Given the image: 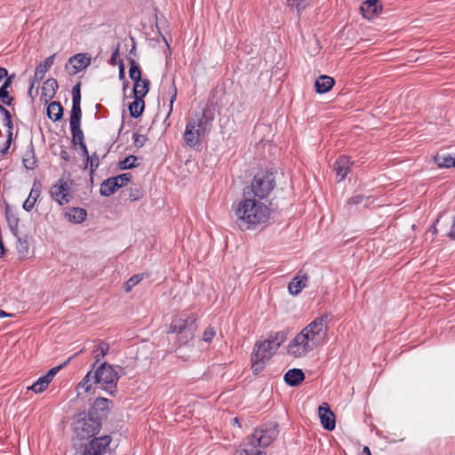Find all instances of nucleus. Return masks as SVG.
<instances>
[{
    "label": "nucleus",
    "mask_w": 455,
    "mask_h": 455,
    "mask_svg": "<svg viewBox=\"0 0 455 455\" xmlns=\"http://www.w3.org/2000/svg\"><path fill=\"white\" fill-rule=\"evenodd\" d=\"M176 95H177V92H176V88H174V93L171 99V101H170V111H169V114L172 111V104L176 99Z\"/></svg>",
    "instance_id": "4d7b16f0"
},
{
    "label": "nucleus",
    "mask_w": 455,
    "mask_h": 455,
    "mask_svg": "<svg viewBox=\"0 0 455 455\" xmlns=\"http://www.w3.org/2000/svg\"><path fill=\"white\" fill-rule=\"evenodd\" d=\"M450 235L452 238L455 239V222L453 223V225L451 226V231H450Z\"/></svg>",
    "instance_id": "052dcab7"
},
{
    "label": "nucleus",
    "mask_w": 455,
    "mask_h": 455,
    "mask_svg": "<svg viewBox=\"0 0 455 455\" xmlns=\"http://www.w3.org/2000/svg\"><path fill=\"white\" fill-rule=\"evenodd\" d=\"M275 185L274 174L267 171H261L254 176L251 187H247L244 189V196L253 195L259 198H265L274 188Z\"/></svg>",
    "instance_id": "39448f33"
},
{
    "label": "nucleus",
    "mask_w": 455,
    "mask_h": 455,
    "mask_svg": "<svg viewBox=\"0 0 455 455\" xmlns=\"http://www.w3.org/2000/svg\"><path fill=\"white\" fill-rule=\"evenodd\" d=\"M275 353V350L272 348L270 342L266 339L263 341H258L251 353V369L255 374L261 372L266 363L270 360L272 355Z\"/></svg>",
    "instance_id": "1a4fd4ad"
},
{
    "label": "nucleus",
    "mask_w": 455,
    "mask_h": 455,
    "mask_svg": "<svg viewBox=\"0 0 455 455\" xmlns=\"http://www.w3.org/2000/svg\"><path fill=\"white\" fill-rule=\"evenodd\" d=\"M117 188L118 185L109 178L102 182L100 192L104 196H110Z\"/></svg>",
    "instance_id": "c85d7f7f"
},
{
    "label": "nucleus",
    "mask_w": 455,
    "mask_h": 455,
    "mask_svg": "<svg viewBox=\"0 0 455 455\" xmlns=\"http://www.w3.org/2000/svg\"><path fill=\"white\" fill-rule=\"evenodd\" d=\"M364 196H361V195H357V196H352L350 197L348 200H347V204L348 205H353V204H362L363 201H364Z\"/></svg>",
    "instance_id": "09e8293b"
},
{
    "label": "nucleus",
    "mask_w": 455,
    "mask_h": 455,
    "mask_svg": "<svg viewBox=\"0 0 455 455\" xmlns=\"http://www.w3.org/2000/svg\"><path fill=\"white\" fill-rule=\"evenodd\" d=\"M318 414L321 423L326 430L331 431L335 428V416L326 403L319 406Z\"/></svg>",
    "instance_id": "ddd939ff"
},
{
    "label": "nucleus",
    "mask_w": 455,
    "mask_h": 455,
    "mask_svg": "<svg viewBox=\"0 0 455 455\" xmlns=\"http://www.w3.org/2000/svg\"><path fill=\"white\" fill-rule=\"evenodd\" d=\"M149 80L148 79H141L140 81H136L133 86V94L134 97L144 98L149 90Z\"/></svg>",
    "instance_id": "b1692460"
},
{
    "label": "nucleus",
    "mask_w": 455,
    "mask_h": 455,
    "mask_svg": "<svg viewBox=\"0 0 455 455\" xmlns=\"http://www.w3.org/2000/svg\"><path fill=\"white\" fill-rule=\"evenodd\" d=\"M48 117L56 122L59 121L63 116V108L59 101H52L47 108Z\"/></svg>",
    "instance_id": "5701e85b"
},
{
    "label": "nucleus",
    "mask_w": 455,
    "mask_h": 455,
    "mask_svg": "<svg viewBox=\"0 0 455 455\" xmlns=\"http://www.w3.org/2000/svg\"><path fill=\"white\" fill-rule=\"evenodd\" d=\"M331 317L325 314L308 323L288 346V354L302 357L325 343L328 323Z\"/></svg>",
    "instance_id": "f257e3e1"
},
{
    "label": "nucleus",
    "mask_w": 455,
    "mask_h": 455,
    "mask_svg": "<svg viewBox=\"0 0 455 455\" xmlns=\"http://www.w3.org/2000/svg\"><path fill=\"white\" fill-rule=\"evenodd\" d=\"M119 56V49L116 48L115 52L112 53L111 59H110V64L116 65V59Z\"/></svg>",
    "instance_id": "8fccbe9b"
},
{
    "label": "nucleus",
    "mask_w": 455,
    "mask_h": 455,
    "mask_svg": "<svg viewBox=\"0 0 455 455\" xmlns=\"http://www.w3.org/2000/svg\"><path fill=\"white\" fill-rule=\"evenodd\" d=\"M128 83L124 84V89L127 88Z\"/></svg>",
    "instance_id": "e2e57ef3"
},
{
    "label": "nucleus",
    "mask_w": 455,
    "mask_h": 455,
    "mask_svg": "<svg viewBox=\"0 0 455 455\" xmlns=\"http://www.w3.org/2000/svg\"><path fill=\"white\" fill-rule=\"evenodd\" d=\"M137 157L135 156H129L124 160L121 161L119 167L122 170L130 169L136 166Z\"/></svg>",
    "instance_id": "58836bf2"
},
{
    "label": "nucleus",
    "mask_w": 455,
    "mask_h": 455,
    "mask_svg": "<svg viewBox=\"0 0 455 455\" xmlns=\"http://www.w3.org/2000/svg\"><path fill=\"white\" fill-rule=\"evenodd\" d=\"M82 110L80 105H72L70 125L81 124Z\"/></svg>",
    "instance_id": "4c0bfd02"
},
{
    "label": "nucleus",
    "mask_w": 455,
    "mask_h": 455,
    "mask_svg": "<svg viewBox=\"0 0 455 455\" xmlns=\"http://www.w3.org/2000/svg\"><path fill=\"white\" fill-rule=\"evenodd\" d=\"M235 423H237V418L234 419Z\"/></svg>",
    "instance_id": "0e129e2a"
},
{
    "label": "nucleus",
    "mask_w": 455,
    "mask_h": 455,
    "mask_svg": "<svg viewBox=\"0 0 455 455\" xmlns=\"http://www.w3.org/2000/svg\"><path fill=\"white\" fill-rule=\"evenodd\" d=\"M277 425L271 424L269 426L258 427L252 435L248 437L247 447L242 451L244 455H266V452L255 451L256 448H266L269 446L277 437Z\"/></svg>",
    "instance_id": "20e7f679"
},
{
    "label": "nucleus",
    "mask_w": 455,
    "mask_h": 455,
    "mask_svg": "<svg viewBox=\"0 0 455 455\" xmlns=\"http://www.w3.org/2000/svg\"><path fill=\"white\" fill-rule=\"evenodd\" d=\"M118 378L117 371L107 363H101L95 371H92L93 383L110 394L116 388Z\"/></svg>",
    "instance_id": "6e6552de"
},
{
    "label": "nucleus",
    "mask_w": 455,
    "mask_h": 455,
    "mask_svg": "<svg viewBox=\"0 0 455 455\" xmlns=\"http://www.w3.org/2000/svg\"><path fill=\"white\" fill-rule=\"evenodd\" d=\"M215 336V331L212 327H208L205 329L203 334V340L205 342H210Z\"/></svg>",
    "instance_id": "de8ad7c7"
},
{
    "label": "nucleus",
    "mask_w": 455,
    "mask_h": 455,
    "mask_svg": "<svg viewBox=\"0 0 455 455\" xmlns=\"http://www.w3.org/2000/svg\"><path fill=\"white\" fill-rule=\"evenodd\" d=\"M58 88L57 81L53 78L48 79L44 83L42 94L49 99L52 98Z\"/></svg>",
    "instance_id": "cd10ccee"
},
{
    "label": "nucleus",
    "mask_w": 455,
    "mask_h": 455,
    "mask_svg": "<svg viewBox=\"0 0 455 455\" xmlns=\"http://www.w3.org/2000/svg\"><path fill=\"white\" fill-rule=\"evenodd\" d=\"M212 126V119L206 115L204 110L196 112L188 119L183 133L186 145L189 148L199 145L201 138L210 133Z\"/></svg>",
    "instance_id": "7ed1b4c3"
},
{
    "label": "nucleus",
    "mask_w": 455,
    "mask_h": 455,
    "mask_svg": "<svg viewBox=\"0 0 455 455\" xmlns=\"http://www.w3.org/2000/svg\"><path fill=\"white\" fill-rule=\"evenodd\" d=\"M12 82V76H9L0 87V101L7 106H10L12 101V98L9 95V92L7 90L11 86Z\"/></svg>",
    "instance_id": "393cba45"
},
{
    "label": "nucleus",
    "mask_w": 455,
    "mask_h": 455,
    "mask_svg": "<svg viewBox=\"0 0 455 455\" xmlns=\"http://www.w3.org/2000/svg\"><path fill=\"white\" fill-rule=\"evenodd\" d=\"M350 159L347 156H342L336 160L334 163L333 169L337 174V176L339 177V180H344L345 177L347 175V173L350 171Z\"/></svg>",
    "instance_id": "dca6fc26"
},
{
    "label": "nucleus",
    "mask_w": 455,
    "mask_h": 455,
    "mask_svg": "<svg viewBox=\"0 0 455 455\" xmlns=\"http://www.w3.org/2000/svg\"><path fill=\"white\" fill-rule=\"evenodd\" d=\"M147 140L148 139L145 135L138 133L133 134V145L138 148L143 147Z\"/></svg>",
    "instance_id": "a18cd8bd"
},
{
    "label": "nucleus",
    "mask_w": 455,
    "mask_h": 455,
    "mask_svg": "<svg viewBox=\"0 0 455 455\" xmlns=\"http://www.w3.org/2000/svg\"><path fill=\"white\" fill-rule=\"evenodd\" d=\"M130 64L129 76L135 83L136 81L141 80V71L139 65L136 63L134 59L128 60Z\"/></svg>",
    "instance_id": "7c9ffc66"
},
{
    "label": "nucleus",
    "mask_w": 455,
    "mask_h": 455,
    "mask_svg": "<svg viewBox=\"0 0 455 455\" xmlns=\"http://www.w3.org/2000/svg\"><path fill=\"white\" fill-rule=\"evenodd\" d=\"M24 164L27 169H34L35 168V161H30L29 159H24Z\"/></svg>",
    "instance_id": "603ef678"
},
{
    "label": "nucleus",
    "mask_w": 455,
    "mask_h": 455,
    "mask_svg": "<svg viewBox=\"0 0 455 455\" xmlns=\"http://www.w3.org/2000/svg\"><path fill=\"white\" fill-rule=\"evenodd\" d=\"M285 339H286V333L284 331H278L275 334L274 337H271L270 339H267L266 340L270 342L272 348L276 351L278 349V347L281 346V344Z\"/></svg>",
    "instance_id": "c9c22d12"
},
{
    "label": "nucleus",
    "mask_w": 455,
    "mask_h": 455,
    "mask_svg": "<svg viewBox=\"0 0 455 455\" xmlns=\"http://www.w3.org/2000/svg\"><path fill=\"white\" fill-rule=\"evenodd\" d=\"M146 277H148V275L146 273L134 275L124 283V291L126 292H130L133 287H135Z\"/></svg>",
    "instance_id": "473e14b6"
},
{
    "label": "nucleus",
    "mask_w": 455,
    "mask_h": 455,
    "mask_svg": "<svg viewBox=\"0 0 455 455\" xmlns=\"http://www.w3.org/2000/svg\"><path fill=\"white\" fill-rule=\"evenodd\" d=\"M7 315H8V314L6 312H4V310L0 309V317H5Z\"/></svg>",
    "instance_id": "680f3d73"
},
{
    "label": "nucleus",
    "mask_w": 455,
    "mask_h": 455,
    "mask_svg": "<svg viewBox=\"0 0 455 455\" xmlns=\"http://www.w3.org/2000/svg\"><path fill=\"white\" fill-rule=\"evenodd\" d=\"M80 146V148L82 149L83 151V156L87 158L90 155H89V152H88V149H87V147L85 145V143H82L79 145Z\"/></svg>",
    "instance_id": "864d4df0"
},
{
    "label": "nucleus",
    "mask_w": 455,
    "mask_h": 455,
    "mask_svg": "<svg viewBox=\"0 0 455 455\" xmlns=\"http://www.w3.org/2000/svg\"><path fill=\"white\" fill-rule=\"evenodd\" d=\"M108 349H109V346H108V344H107L105 342H100L95 346L92 352L94 354L96 363L100 361V356L103 357L107 355Z\"/></svg>",
    "instance_id": "e433bc0d"
},
{
    "label": "nucleus",
    "mask_w": 455,
    "mask_h": 455,
    "mask_svg": "<svg viewBox=\"0 0 455 455\" xmlns=\"http://www.w3.org/2000/svg\"><path fill=\"white\" fill-rule=\"evenodd\" d=\"M310 0H288V4L291 7L296 8L298 12H300L303 9H305Z\"/></svg>",
    "instance_id": "ea45409f"
},
{
    "label": "nucleus",
    "mask_w": 455,
    "mask_h": 455,
    "mask_svg": "<svg viewBox=\"0 0 455 455\" xmlns=\"http://www.w3.org/2000/svg\"><path fill=\"white\" fill-rule=\"evenodd\" d=\"M110 443L109 435L94 437L84 445L83 455H103L107 452Z\"/></svg>",
    "instance_id": "9d476101"
},
{
    "label": "nucleus",
    "mask_w": 455,
    "mask_h": 455,
    "mask_svg": "<svg viewBox=\"0 0 455 455\" xmlns=\"http://www.w3.org/2000/svg\"><path fill=\"white\" fill-rule=\"evenodd\" d=\"M70 358L65 362L63 364L52 368L44 377L51 383L54 376L59 372V371L66 365Z\"/></svg>",
    "instance_id": "c03bdc74"
},
{
    "label": "nucleus",
    "mask_w": 455,
    "mask_h": 455,
    "mask_svg": "<svg viewBox=\"0 0 455 455\" xmlns=\"http://www.w3.org/2000/svg\"><path fill=\"white\" fill-rule=\"evenodd\" d=\"M39 194H40V190L37 188H35V187H34L31 189L28 197L23 204L24 210H26L27 212H29L34 208L36 199L39 196Z\"/></svg>",
    "instance_id": "c756f323"
},
{
    "label": "nucleus",
    "mask_w": 455,
    "mask_h": 455,
    "mask_svg": "<svg viewBox=\"0 0 455 455\" xmlns=\"http://www.w3.org/2000/svg\"><path fill=\"white\" fill-rule=\"evenodd\" d=\"M81 104L80 83L76 84L72 89V105Z\"/></svg>",
    "instance_id": "79ce46f5"
},
{
    "label": "nucleus",
    "mask_w": 455,
    "mask_h": 455,
    "mask_svg": "<svg viewBox=\"0 0 455 455\" xmlns=\"http://www.w3.org/2000/svg\"><path fill=\"white\" fill-rule=\"evenodd\" d=\"M86 160H87V164H90V169H91V172H92L99 166V164H100L99 156L96 153H94L93 155L89 156L86 158Z\"/></svg>",
    "instance_id": "49530a36"
},
{
    "label": "nucleus",
    "mask_w": 455,
    "mask_h": 455,
    "mask_svg": "<svg viewBox=\"0 0 455 455\" xmlns=\"http://www.w3.org/2000/svg\"><path fill=\"white\" fill-rule=\"evenodd\" d=\"M334 85V79L328 76H320L315 83V91L318 93L329 92Z\"/></svg>",
    "instance_id": "6ab92c4d"
},
{
    "label": "nucleus",
    "mask_w": 455,
    "mask_h": 455,
    "mask_svg": "<svg viewBox=\"0 0 455 455\" xmlns=\"http://www.w3.org/2000/svg\"><path fill=\"white\" fill-rule=\"evenodd\" d=\"M50 382L43 376L40 377L32 386L28 389L34 391L36 394H40L44 391L49 386Z\"/></svg>",
    "instance_id": "72a5a7b5"
},
{
    "label": "nucleus",
    "mask_w": 455,
    "mask_h": 455,
    "mask_svg": "<svg viewBox=\"0 0 455 455\" xmlns=\"http://www.w3.org/2000/svg\"><path fill=\"white\" fill-rule=\"evenodd\" d=\"M0 113L4 115V122L5 126L8 128V135H7V140L5 142V146L0 149V151L3 154H6L12 140V116L9 110H7L4 106L0 105Z\"/></svg>",
    "instance_id": "2eb2a0df"
},
{
    "label": "nucleus",
    "mask_w": 455,
    "mask_h": 455,
    "mask_svg": "<svg viewBox=\"0 0 455 455\" xmlns=\"http://www.w3.org/2000/svg\"><path fill=\"white\" fill-rule=\"evenodd\" d=\"M72 142L74 145H80L84 143V132L81 130L80 124L70 125Z\"/></svg>",
    "instance_id": "2f4dec72"
},
{
    "label": "nucleus",
    "mask_w": 455,
    "mask_h": 455,
    "mask_svg": "<svg viewBox=\"0 0 455 455\" xmlns=\"http://www.w3.org/2000/svg\"><path fill=\"white\" fill-rule=\"evenodd\" d=\"M37 84L35 80V76L30 80V87H29V92H31L32 88L35 86V84Z\"/></svg>",
    "instance_id": "bf43d9fd"
},
{
    "label": "nucleus",
    "mask_w": 455,
    "mask_h": 455,
    "mask_svg": "<svg viewBox=\"0 0 455 455\" xmlns=\"http://www.w3.org/2000/svg\"><path fill=\"white\" fill-rule=\"evenodd\" d=\"M8 71L6 68H2L0 67V82L2 81V79H4V77H8Z\"/></svg>",
    "instance_id": "6e6d98bb"
},
{
    "label": "nucleus",
    "mask_w": 455,
    "mask_h": 455,
    "mask_svg": "<svg viewBox=\"0 0 455 455\" xmlns=\"http://www.w3.org/2000/svg\"><path fill=\"white\" fill-rule=\"evenodd\" d=\"M16 249L20 258H27L29 252V245L26 239L18 238Z\"/></svg>",
    "instance_id": "f704fd0d"
},
{
    "label": "nucleus",
    "mask_w": 455,
    "mask_h": 455,
    "mask_svg": "<svg viewBox=\"0 0 455 455\" xmlns=\"http://www.w3.org/2000/svg\"><path fill=\"white\" fill-rule=\"evenodd\" d=\"M119 78L124 79V65L123 60H121L119 63Z\"/></svg>",
    "instance_id": "3c124183"
},
{
    "label": "nucleus",
    "mask_w": 455,
    "mask_h": 455,
    "mask_svg": "<svg viewBox=\"0 0 455 455\" xmlns=\"http://www.w3.org/2000/svg\"><path fill=\"white\" fill-rule=\"evenodd\" d=\"M196 318L193 315H182L172 319L169 332L178 333L181 344L188 343L194 337Z\"/></svg>",
    "instance_id": "423d86ee"
},
{
    "label": "nucleus",
    "mask_w": 455,
    "mask_h": 455,
    "mask_svg": "<svg viewBox=\"0 0 455 455\" xmlns=\"http://www.w3.org/2000/svg\"><path fill=\"white\" fill-rule=\"evenodd\" d=\"M95 385L92 379V371H90L76 386L77 397L90 392Z\"/></svg>",
    "instance_id": "aec40b11"
},
{
    "label": "nucleus",
    "mask_w": 455,
    "mask_h": 455,
    "mask_svg": "<svg viewBox=\"0 0 455 455\" xmlns=\"http://www.w3.org/2000/svg\"><path fill=\"white\" fill-rule=\"evenodd\" d=\"M132 175L130 173H123L116 177L110 178L114 180L116 185H118V188L125 186L131 180Z\"/></svg>",
    "instance_id": "a19ab883"
},
{
    "label": "nucleus",
    "mask_w": 455,
    "mask_h": 455,
    "mask_svg": "<svg viewBox=\"0 0 455 455\" xmlns=\"http://www.w3.org/2000/svg\"><path fill=\"white\" fill-rule=\"evenodd\" d=\"M60 155L61 159L65 160L66 162H68L70 160V155L67 150H61Z\"/></svg>",
    "instance_id": "5fc2aeb1"
},
{
    "label": "nucleus",
    "mask_w": 455,
    "mask_h": 455,
    "mask_svg": "<svg viewBox=\"0 0 455 455\" xmlns=\"http://www.w3.org/2000/svg\"><path fill=\"white\" fill-rule=\"evenodd\" d=\"M100 419L91 415H80L73 423L74 435L78 440L93 437L100 432Z\"/></svg>",
    "instance_id": "0eeeda50"
},
{
    "label": "nucleus",
    "mask_w": 455,
    "mask_h": 455,
    "mask_svg": "<svg viewBox=\"0 0 455 455\" xmlns=\"http://www.w3.org/2000/svg\"><path fill=\"white\" fill-rule=\"evenodd\" d=\"M379 8V0H366L361 5L360 10L364 18L371 20L378 14Z\"/></svg>",
    "instance_id": "4468645a"
},
{
    "label": "nucleus",
    "mask_w": 455,
    "mask_h": 455,
    "mask_svg": "<svg viewBox=\"0 0 455 455\" xmlns=\"http://www.w3.org/2000/svg\"><path fill=\"white\" fill-rule=\"evenodd\" d=\"M56 54H52L46 58L44 61L40 62L35 70V80L39 83L44 78L45 73L52 66Z\"/></svg>",
    "instance_id": "f3484780"
},
{
    "label": "nucleus",
    "mask_w": 455,
    "mask_h": 455,
    "mask_svg": "<svg viewBox=\"0 0 455 455\" xmlns=\"http://www.w3.org/2000/svg\"><path fill=\"white\" fill-rule=\"evenodd\" d=\"M87 212L82 208H72L67 212V216L70 221L81 223L86 218Z\"/></svg>",
    "instance_id": "bb28decb"
},
{
    "label": "nucleus",
    "mask_w": 455,
    "mask_h": 455,
    "mask_svg": "<svg viewBox=\"0 0 455 455\" xmlns=\"http://www.w3.org/2000/svg\"><path fill=\"white\" fill-rule=\"evenodd\" d=\"M69 190L70 187L68 181L60 179L51 188L50 194L53 200L63 205L70 202L72 196Z\"/></svg>",
    "instance_id": "9b49d317"
},
{
    "label": "nucleus",
    "mask_w": 455,
    "mask_h": 455,
    "mask_svg": "<svg viewBox=\"0 0 455 455\" xmlns=\"http://www.w3.org/2000/svg\"><path fill=\"white\" fill-rule=\"evenodd\" d=\"M235 216L240 228L249 229L256 225L266 222L269 217V209L265 204L250 196H245L238 204Z\"/></svg>",
    "instance_id": "f03ea898"
},
{
    "label": "nucleus",
    "mask_w": 455,
    "mask_h": 455,
    "mask_svg": "<svg viewBox=\"0 0 455 455\" xmlns=\"http://www.w3.org/2000/svg\"><path fill=\"white\" fill-rule=\"evenodd\" d=\"M6 219L8 225L12 232H15V230L18 228L19 225V219L14 214H6Z\"/></svg>",
    "instance_id": "37998d69"
},
{
    "label": "nucleus",
    "mask_w": 455,
    "mask_h": 455,
    "mask_svg": "<svg viewBox=\"0 0 455 455\" xmlns=\"http://www.w3.org/2000/svg\"><path fill=\"white\" fill-rule=\"evenodd\" d=\"M359 455H371L369 447L364 446L362 452Z\"/></svg>",
    "instance_id": "13d9d810"
},
{
    "label": "nucleus",
    "mask_w": 455,
    "mask_h": 455,
    "mask_svg": "<svg viewBox=\"0 0 455 455\" xmlns=\"http://www.w3.org/2000/svg\"><path fill=\"white\" fill-rule=\"evenodd\" d=\"M435 163L441 168L455 167V155L437 154L434 157Z\"/></svg>",
    "instance_id": "4be33fe9"
},
{
    "label": "nucleus",
    "mask_w": 455,
    "mask_h": 455,
    "mask_svg": "<svg viewBox=\"0 0 455 455\" xmlns=\"http://www.w3.org/2000/svg\"><path fill=\"white\" fill-rule=\"evenodd\" d=\"M308 277L304 275L296 276L288 285V291L291 295H298L306 287Z\"/></svg>",
    "instance_id": "412c9836"
},
{
    "label": "nucleus",
    "mask_w": 455,
    "mask_h": 455,
    "mask_svg": "<svg viewBox=\"0 0 455 455\" xmlns=\"http://www.w3.org/2000/svg\"><path fill=\"white\" fill-rule=\"evenodd\" d=\"M134 100L129 105V111L131 116L134 118H138L141 116L144 108L145 103L142 98L140 97H134Z\"/></svg>",
    "instance_id": "a878e982"
},
{
    "label": "nucleus",
    "mask_w": 455,
    "mask_h": 455,
    "mask_svg": "<svg viewBox=\"0 0 455 455\" xmlns=\"http://www.w3.org/2000/svg\"><path fill=\"white\" fill-rule=\"evenodd\" d=\"M91 64V57L87 53H77L70 57L65 69L70 76L76 75Z\"/></svg>",
    "instance_id": "f8f14e48"
},
{
    "label": "nucleus",
    "mask_w": 455,
    "mask_h": 455,
    "mask_svg": "<svg viewBox=\"0 0 455 455\" xmlns=\"http://www.w3.org/2000/svg\"><path fill=\"white\" fill-rule=\"evenodd\" d=\"M305 379L304 372L299 369L289 370L284 375L285 382L291 386L295 387L301 383Z\"/></svg>",
    "instance_id": "a211bd4d"
}]
</instances>
